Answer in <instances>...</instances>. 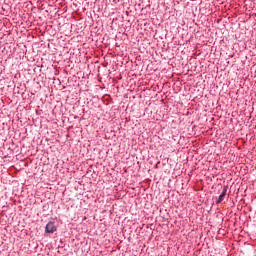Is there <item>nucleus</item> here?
<instances>
[{
    "label": "nucleus",
    "mask_w": 256,
    "mask_h": 256,
    "mask_svg": "<svg viewBox=\"0 0 256 256\" xmlns=\"http://www.w3.org/2000/svg\"><path fill=\"white\" fill-rule=\"evenodd\" d=\"M45 231L46 233H55V231H57V228L55 227V223L49 222L46 225Z\"/></svg>",
    "instance_id": "obj_1"
},
{
    "label": "nucleus",
    "mask_w": 256,
    "mask_h": 256,
    "mask_svg": "<svg viewBox=\"0 0 256 256\" xmlns=\"http://www.w3.org/2000/svg\"><path fill=\"white\" fill-rule=\"evenodd\" d=\"M227 189H228V187L224 186L223 191H222V193L220 194V196L217 200L218 204L221 203L223 201V199H225V195H227Z\"/></svg>",
    "instance_id": "obj_2"
}]
</instances>
